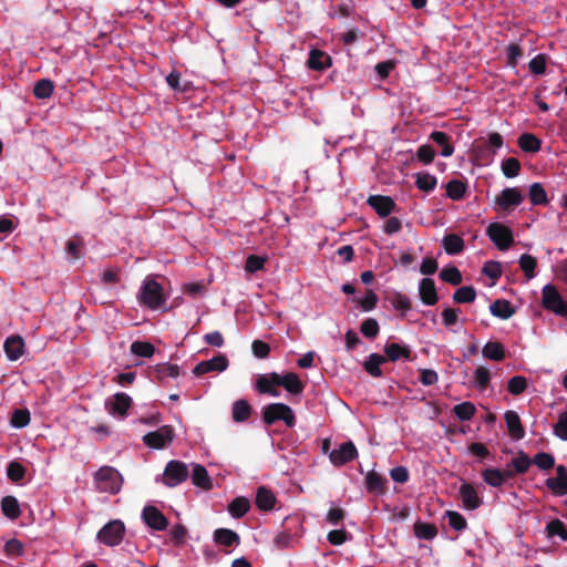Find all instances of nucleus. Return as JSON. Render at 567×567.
<instances>
[{"label":"nucleus","instance_id":"obj_26","mask_svg":"<svg viewBox=\"0 0 567 567\" xmlns=\"http://www.w3.org/2000/svg\"><path fill=\"white\" fill-rule=\"evenodd\" d=\"M276 496L275 494L264 486L257 489L256 494V506L264 512L271 511L276 505Z\"/></svg>","mask_w":567,"mask_h":567},{"label":"nucleus","instance_id":"obj_6","mask_svg":"<svg viewBox=\"0 0 567 567\" xmlns=\"http://www.w3.org/2000/svg\"><path fill=\"white\" fill-rule=\"evenodd\" d=\"M133 404L132 398L124 393L117 392L105 400L104 406L107 413L117 419H125Z\"/></svg>","mask_w":567,"mask_h":567},{"label":"nucleus","instance_id":"obj_18","mask_svg":"<svg viewBox=\"0 0 567 567\" xmlns=\"http://www.w3.org/2000/svg\"><path fill=\"white\" fill-rule=\"evenodd\" d=\"M279 386V373L276 372L262 374L256 381V390L261 394H270L272 396H278Z\"/></svg>","mask_w":567,"mask_h":567},{"label":"nucleus","instance_id":"obj_62","mask_svg":"<svg viewBox=\"0 0 567 567\" xmlns=\"http://www.w3.org/2000/svg\"><path fill=\"white\" fill-rule=\"evenodd\" d=\"M483 274L491 278L493 281H496L502 276V267L497 261H487L484 264Z\"/></svg>","mask_w":567,"mask_h":567},{"label":"nucleus","instance_id":"obj_44","mask_svg":"<svg viewBox=\"0 0 567 567\" xmlns=\"http://www.w3.org/2000/svg\"><path fill=\"white\" fill-rule=\"evenodd\" d=\"M131 352L141 358H151L155 353V347L145 341H134L131 344Z\"/></svg>","mask_w":567,"mask_h":567},{"label":"nucleus","instance_id":"obj_16","mask_svg":"<svg viewBox=\"0 0 567 567\" xmlns=\"http://www.w3.org/2000/svg\"><path fill=\"white\" fill-rule=\"evenodd\" d=\"M367 203L380 217H388L396 209L395 202L389 196L371 195Z\"/></svg>","mask_w":567,"mask_h":567},{"label":"nucleus","instance_id":"obj_9","mask_svg":"<svg viewBox=\"0 0 567 567\" xmlns=\"http://www.w3.org/2000/svg\"><path fill=\"white\" fill-rule=\"evenodd\" d=\"M524 200L522 190L518 187H508L495 197L496 210L509 212L519 206Z\"/></svg>","mask_w":567,"mask_h":567},{"label":"nucleus","instance_id":"obj_20","mask_svg":"<svg viewBox=\"0 0 567 567\" xmlns=\"http://www.w3.org/2000/svg\"><path fill=\"white\" fill-rule=\"evenodd\" d=\"M511 477H513L512 471H501L493 467L482 471L483 481L492 487H501Z\"/></svg>","mask_w":567,"mask_h":567},{"label":"nucleus","instance_id":"obj_31","mask_svg":"<svg viewBox=\"0 0 567 567\" xmlns=\"http://www.w3.org/2000/svg\"><path fill=\"white\" fill-rule=\"evenodd\" d=\"M482 353L488 360L502 361L505 358V347L501 342L489 341L483 347Z\"/></svg>","mask_w":567,"mask_h":567},{"label":"nucleus","instance_id":"obj_52","mask_svg":"<svg viewBox=\"0 0 567 567\" xmlns=\"http://www.w3.org/2000/svg\"><path fill=\"white\" fill-rule=\"evenodd\" d=\"M530 464L532 460L524 452H519L518 455L512 460V466L514 467L513 475L526 473Z\"/></svg>","mask_w":567,"mask_h":567},{"label":"nucleus","instance_id":"obj_48","mask_svg":"<svg viewBox=\"0 0 567 567\" xmlns=\"http://www.w3.org/2000/svg\"><path fill=\"white\" fill-rule=\"evenodd\" d=\"M453 412L461 421H468L475 415L476 408L472 402H463L455 405Z\"/></svg>","mask_w":567,"mask_h":567},{"label":"nucleus","instance_id":"obj_27","mask_svg":"<svg viewBox=\"0 0 567 567\" xmlns=\"http://www.w3.org/2000/svg\"><path fill=\"white\" fill-rule=\"evenodd\" d=\"M192 482L195 486L204 491H209L213 488V482L208 475L207 470L199 464H196L193 467Z\"/></svg>","mask_w":567,"mask_h":567},{"label":"nucleus","instance_id":"obj_7","mask_svg":"<svg viewBox=\"0 0 567 567\" xmlns=\"http://www.w3.org/2000/svg\"><path fill=\"white\" fill-rule=\"evenodd\" d=\"M187 465L181 461H169L162 475V483L168 487H175L184 483L188 477Z\"/></svg>","mask_w":567,"mask_h":567},{"label":"nucleus","instance_id":"obj_60","mask_svg":"<svg viewBox=\"0 0 567 567\" xmlns=\"http://www.w3.org/2000/svg\"><path fill=\"white\" fill-rule=\"evenodd\" d=\"M30 413L28 410H16L11 416V425L13 427H24L30 423Z\"/></svg>","mask_w":567,"mask_h":567},{"label":"nucleus","instance_id":"obj_37","mask_svg":"<svg viewBox=\"0 0 567 567\" xmlns=\"http://www.w3.org/2000/svg\"><path fill=\"white\" fill-rule=\"evenodd\" d=\"M386 359L378 353H372L368 357L364 362V370L372 377L379 378L382 375L381 364H383Z\"/></svg>","mask_w":567,"mask_h":567},{"label":"nucleus","instance_id":"obj_21","mask_svg":"<svg viewBox=\"0 0 567 567\" xmlns=\"http://www.w3.org/2000/svg\"><path fill=\"white\" fill-rule=\"evenodd\" d=\"M385 359L392 362L398 360H412V351L411 349L401 343H386L384 347Z\"/></svg>","mask_w":567,"mask_h":567},{"label":"nucleus","instance_id":"obj_50","mask_svg":"<svg viewBox=\"0 0 567 567\" xmlns=\"http://www.w3.org/2000/svg\"><path fill=\"white\" fill-rule=\"evenodd\" d=\"M520 167L519 161L515 157H508L502 162V172L508 178L516 177L520 172Z\"/></svg>","mask_w":567,"mask_h":567},{"label":"nucleus","instance_id":"obj_59","mask_svg":"<svg viewBox=\"0 0 567 567\" xmlns=\"http://www.w3.org/2000/svg\"><path fill=\"white\" fill-rule=\"evenodd\" d=\"M7 475L12 482H20L25 475V468L21 463L13 461L8 465Z\"/></svg>","mask_w":567,"mask_h":567},{"label":"nucleus","instance_id":"obj_8","mask_svg":"<svg viewBox=\"0 0 567 567\" xmlns=\"http://www.w3.org/2000/svg\"><path fill=\"white\" fill-rule=\"evenodd\" d=\"M124 534V524L118 519H114L109 522L100 529L97 533V539L100 543L113 547L123 540Z\"/></svg>","mask_w":567,"mask_h":567},{"label":"nucleus","instance_id":"obj_41","mask_svg":"<svg viewBox=\"0 0 567 567\" xmlns=\"http://www.w3.org/2000/svg\"><path fill=\"white\" fill-rule=\"evenodd\" d=\"M431 140L442 147L441 155L450 157L454 153V147L450 143V137L446 133L441 131H434L431 134Z\"/></svg>","mask_w":567,"mask_h":567},{"label":"nucleus","instance_id":"obj_2","mask_svg":"<svg viewBox=\"0 0 567 567\" xmlns=\"http://www.w3.org/2000/svg\"><path fill=\"white\" fill-rule=\"evenodd\" d=\"M542 307L546 311L567 319V300L551 284L545 285L542 289Z\"/></svg>","mask_w":567,"mask_h":567},{"label":"nucleus","instance_id":"obj_42","mask_svg":"<svg viewBox=\"0 0 567 567\" xmlns=\"http://www.w3.org/2000/svg\"><path fill=\"white\" fill-rule=\"evenodd\" d=\"M415 185L420 190L430 193L435 189L437 179L429 173H417L415 175Z\"/></svg>","mask_w":567,"mask_h":567},{"label":"nucleus","instance_id":"obj_22","mask_svg":"<svg viewBox=\"0 0 567 567\" xmlns=\"http://www.w3.org/2000/svg\"><path fill=\"white\" fill-rule=\"evenodd\" d=\"M508 435L512 440L519 441L525 436V430L522 425L520 417L515 411H507L504 414Z\"/></svg>","mask_w":567,"mask_h":567},{"label":"nucleus","instance_id":"obj_34","mask_svg":"<svg viewBox=\"0 0 567 567\" xmlns=\"http://www.w3.org/2000/svg\"><path fill=\"white\" fill-rule=\"evenodd\" d=\"M414 535L420 539L431 540L436 537L437 528L434 524L417 520L413 526Z\"/></svg>","mask_w":567,"mask_h":567},{"label":"nucleus","instance_id":"obj_53","mask_svg":"<svg viewBox=\"0 0 567 567\" xmlns=\"http://www.w3.org/2000/svg\"><path fill=\"white\" fill-rule=\"evenodd\" d=\"M53 90L54 86L50 80H40L34 85L33 94L38 99H48L52 95Z\"/></svg>","mask_w":567,"mask_h":567},{"label":"nucleus","instance_id":"obj_13","mask_svg":"<svg viewBox=\"0 0 567 567\" xmlns=\"http://www.w3.org/2000/svg\"><path fill=\"white\" fill-rule=\"evenodd\" d=\"M357 456L358 452L352 442L342 443L329 455L331 463L336 466H342L354 460Z\"/></svg>","mask_w":567,"mask_h":567},{"label":"nucleus","instance_id":"obj_32","mask_svg":"<svg viewBox=\"0 0 567 567\" xmlns=\"http://www.w3.org/2000/svg\"><path fill=\"white\" fill-rule=\"evenodd\" d=\"M365 486L370 493L383 494L385 491V480L381 474L371 471L365 476Z\"/></svg>","mask_w":567,"mask_h":567},{"label":"nucleus","instance_id":"obj_28","mask_svg":"<svg viewBox=\"0 0 567 567\" xmlns=\"http://www.w3.org/2000/svg\"><path fill=\"white\" fill-rule=\"evenodd\" d=\"M331 65V58L321 50H311L308 59V66L312 70L321 71Z\"/></svg>","mask_w":567,"mask_h":567},{"label":"nucleus","instance_id":"obj_38","mask_svg":"<svg viewBox=\"0 0 567 567\" xmlns=\"http://www.w3.org/2000/svg\"><path fill=\"white\" fill-rule=\"evenodd\" d=\"M489 309L493 316L502 319H508L515 312L511 302L505 299H497L491 305Z\"/></svg>","mask_w":567,"mask_h":567},{"label":"nucleus","instance_id":"obj_23","mask_svg":"<svg viewBox=\"0 0 567 567\" xmlns=\"http://www.w3.org/2000/svg\"><path fill=\"white\" fill-rule=\"evenodd\" d=\"M279 384L282 386L288 393L293 395H299L303 392L305 384L300 380L297 373L287 372L285 374H279Z\"/></svg>","mask_w":567,"mask_h":567},{"label":"nucleus","instance_id":"obj_57","mask_svg":"<svg viewBox=\"0 0 567 567\" xmlns=\"http://www.w3.org/2000/svg\"><path fill=\"white\" fill-rule=\"evenodd\" d=\"M549 537L559 536L563 540H567V529L559 519H554L546 527Z\"/></svg>","mask_w":567,"mask_h":567},{"label":"nucleus","instance_id":"obj_24","mask_svg":"<svg viewBox=\"0 0 567 567\" xmlns=\"http://www.w3.org/2000/svg\"><path fill=\"white\" fill-rule=\"evenodd\" d=\"M24 341L20 336H11L7 338L3 344L4 352L9 360L17 361L24 353Z\"/></svg>","mask_w":567,"mask_h":567},{"label":"nucleus","instance_id":"obj_35","mask_svg":"<svg viewBox=\"0 0 567 567\" xmlns=\"http://www.w3.org/2000/svg\"><path fill=\"white\" fill-rule=\"evenodd\" d=\"M443 248L449 255H457L464 249V240L455 234L446 235L443 238Z\"/></svg>","mask_w":567,"mask_h":567},{"label":"nucleus","instance_id":"obj_47","mask_svg":"<svg viewBox=\"0 0 567 567\" xmlns=\"http://www.w3.org/2000/svg\"><path fill=\"white\" fill-rule=\"evenodd\" d=\"M445 517L447 518L449 525L451 528H453L457 532H463L467 528V522H466L465 517L462 514H460L458 512L446 511Z\"/></svg>","mask_w":567,"mask_h":567},{"label":"nucleus","instance_id":"obj_58","mask_svg":"<svg viewBox=\"0 0 567 567\" xmlns=\"http://www.w3.org/2000/svg\"><path fill=\"white\" fill-rule=\"evenodd\" d=\"M391 305L395 310H399L401 312H406L411 309V301L410 299L400 292H395L390 298Z\"/></svg>","mask_w":567,"mask_h":567},{"label":"nucleus","instance_id":"obj_49","mask_svg":"<svg viewBox=\"0 0 567 567\" xmlns=\"http://www.w3.org/2000/svg\"><path fill=\"white\" fill-rule=\"evenodd\" d=\"M475 298H476V291L471 286L461 287L453 295V300L457 303L473 302L475 300Z\"/></svg>","mask_w":567,"mask_h":567},{"label":"nucleus","instance_id":"obj_17","mask_svg":"<svg viewBox=\"0 0 567 567\" xmlns=\"http://www.w3.org/2000/svg\"><path fill=\"white\" fill-rule=\"evenodd\" d=\"M546 486L556 496L567 495V468L564 465H558L556 476L547 478Z\"/></svg>","mask_w":567,"mask_h":567},{"label":"nucleus","instance_id":"obj_45","mask_svg":"<svg viewBox=\"0 0 567 567\" xmlns=\"http://www.w3.org/2000/svg\"><path fill=\"white\" fill-rule=\"evenodd\" d=\"M267 261V256L249 255L246 259L245 271L249 274L260 271L265 268Z\"/></svg>","mask_w":567,"mask_h":567},{"label":"nucleus","instance_id":"obj_15","mask_svg":"<svg viewBox=\"0 0 567 567\" xmlns=\"http://www.w3.org/2000/svg\"><path fill=\"white\" fill-rule=\"evenodd\" d=\"M213 539L217 546L223 547L227 553L233 550L240 543L239 535L228 528H217L214 532Z\"/></svg>","mask_w":567,"mask_h":567},{"label":"nucleus","instance_id":"obj_56","mask_svg":"<svg viewBox=\"0 0 567 567\" xmlns=\"http://www.w3.org/2000/svg\"><path fill=\"white\" fill-rule=\"evenodd\" d=\"M527 388V380L525 377L516 375L509 379L507 389L514 395L522 394Z\"/></svg>","mask_w":567,"mask_h":567},{"label":"nucleus","instance_id":"obj_19","mask_svg":"<svg viewBox=\"0 0 567 567\" xmlns=\"http://www.w3.org/2000/svg\"><path fill=\"white\" fill-rule=\"evenodd\" d=\"M143 518L147 526L155 530H164L168 524L163 513L154 506H146L143 509Z\"/></svg>","mask_w":567,"mask_h":567},{"label":"nucleus","instance_id":"obj_12","mask_svg":"<svg viewBox=\"0 0 567 567\" xmlns=\"http://www.w3.org/2000/svg\"><path fill=\"white\" fill-rule=\"evenodd\" d=\"M458 495L466 511H475L483 504V498L472 483L463 482L458 488Z\"/></svg>","mask_w":567,"mask_h":567},{"label":"nucleus","instance_id":"obj_11","mask_svg":"<svg viewBox=\"0 0 567 567\" xmlns=\"http://www.w3.org/2000/svg\"><path fill=\"white\" fill-rule=\"evenodd\" d=\"M174 439L173 427L164 425L154 432H150L143 436V442L151 449H163Z\"/></svg>","mask_w":567,"mask_h":567},{"label":"nucleus","instance_id":"obj_54","mask_svg":"<svg viewBox=\"0 0 567 567\" xmlns=\"http://www.w3.org/2000/svg\"><path fill=\"white\" fill-rule=\"evenodd\" d=\"M474 381L480 390H485L491 381V373L486 367H478L474 371Z\"/></svg>","mask_w":567,"mask_h":567},{"label":"nucleus","instance_id":"obj_64","mask_svg":"<svg viewBox=\"0 0 567 567\" xmlns=\"http://www.w3.org/2000/svg\"><path fill=\"white\" fill-rule=\"evenodd\" d=\"M4 553L8 557H18L23 554V545L17 539H9L4 545Z\"/></svg>","mask_w":567,"mask_h":567},{"label":"nucleus","instance_id":"obj_63","mask_svg":"<svg viewBox=\"0 0 567 567\" xmlns=\"http://www.w3.org/2000/svg\"><path fill=\"white\" fill-rule=\"evenodd\" d=\"M416 157L421 163L429 165L433 162L435 157V151L431 145H421L417 148Z\"/></svg>","mask_w":567,"mask_h":567},{"label":"nucleus","instance_id":"obj_10","mask_svg":"<svg viewBox=\"0 0 567 567\" xmlns=\"http://www.w3.org/2000/svg\"><path fill=\"white\" fill-rule=\"evenodd\" d=\"M495 151L483 138H476L470 150V158L476 166H487L494 161Z\"/></svg>","mask_w":567,"mask_h":567},{"label":"nucleus","instance_id":"obj_51","mask_svg":"<svg viewBox=\"0 0 567 567\" xmlns=\"http://www.w3.org/2000/svg\"><path fill=\"white\" fill-rule=\"evenodd\" d=\"M440 278L445 281V282H449L453 286H457L462 282V274L461 271L452 266V267H445L444 269H442L441 274H440Z\"/></svg>","mask_w":567,"mask_h":567},{"label":"nucleus","instance_id":"obj_25","mask_svg":"<svg viewBox=\"0 0 567 567\" xmlns=\"http://www.w3.org/2000/svg\"><path fill=\"white\" fill-rule=\"evenodd\" d=\"M419 293L422 302L427 306H433L439 300L434 280L431 278H424L421 280Z\"/></svg>","mask_w":567,"mask_h":567},{"label":"nucleus","instance_id":"obj_39","mask_svg":"<svg viewBox=\"0 0 567 567\" xmlns=\"http://www.w3.org/2000/svg\"><path fill=\"white\" fill-rule=\"evenodd\" d=\"M518 146L524 152L536 153L542 147V141L532 133H524L518 137Z\"/></svg>","mask_w":567,"mask_h":567},{"label":"nucleus","instance_id":"obj_55","mask_svg":"<svg viewBox=\"0 0 567 567\" xmlns=\"http://www.w3.org/2000/svg\"><path fill=\"white\" fill-rule=\"evenodd\" d=\"M532 463L540 470H550L555 465V458L549 453L539 452L534 456Z\"/></svg>","mask_w":567,"mask_h":567},{"label":"nucleus","instance_id":"obj_3","mask_svg":"<svg viewBox=\"0 0 567 567\" xmlns=\"http://www.w3.org/2000/svg\"><path fill=\"white\" fill-rule=\"evenodd\" d=\"M96 489L102 493L116 494L122 487V476L113 467L103 466L94 475Z\"/></svg>","mask_w":567,"mask_h":567},{"label":"nucleus","instance_id":"obj_43","mask_svg":"<svg viewBox=\"0 0 567 567\" xmlns=\"http://www.w3.org/2000/svg\"><path fill=\"white\" fill-rule=\"evenodd\" d=\"M519 267L523 270L525 277L529 280L536 276L537 259L532 255L524 254L519 258Z\"/></svg>","mask_w":567,"mask_h":567},{"label":"nucleus","instance_id":"obj_36","mask_svg":"<svg viewBox=\"0 0 567 567\" xmlns=\"http://www.w3.org/2000/svg\"><path fill=\"white\" fill-rule=\"evenodd\" d=\"M233 420L235 422H245L251 415V406L246 400H238L233 404Z\"/></svg>","mask_w":567,"mask_h":567},{"label":"nucleus","instance_id":"obj_33","mask_svg":"<svg viewBox=\"0 0 567 567\" xmlns=\"http://www.w3.org/2000/svg\"><path fill=\"white\" fill-rule=\"evenodd\" d=\"M250 509V502L248 498L238 496L233 499L228 505V512L234 518L245 516Z\"/></svg>","mask_w":567,"mask_h":567},{"label":"nucleus","instance_id":"obj_29","mask_svg":"<svg viewBox=\"0 0 567 567\" xmlns=\"http://www.w3.org/2000/svg\"><path fill=\"white\" fill-rule=\"evenodd\" d=\"M1 511L3 515L11 520L18 519L21 515L19 502L14 496H6L2 498Z\"/></svg>","mask_w":567,"mask_h":567},{"label":"nucleus","instance_id":"obj_61","mask_svg":"<svg viewBox=\"0 0 567 567\" xmlns=\"http://www.w3.org/2000/svg\"><path fill=\"white\" fill-rule=\"evenodd\" d=\"M554 434L563 441H567V412L558 415L557 423L554 425Z\"/></svg>","mask_w":567,"mask_h":567},{"label":"nucleus","instance_id":"obj_1","mask_svg":"<svg viewBox=\"0 0 567 567\" xmlns=\"http://www.w3.org/2000/svg\"><path fill=\"white\" fill-rule=\"evenodd\" d=\"M138 301L151 310H156L165 305L164 289L152 276L146 277L143 281L138 293Z\"/></svg>","mask_w":567,"mask_h":567},{"label":"nucleus","instance_id":"obj_4","mask_svg":"<svg viewBox=\"0 0 567 567\" xmlns=\"http://www.w3.org/2000/svg\"><path fill=\"white\" fill-rule=\"evenodd\" d=\"M262 420L267 425H271L277 421H282L288 427L296 425V415L292 409L285 403H270L266 405L262 409Z\"/></svg>","mask_w":567,"mask_h":567},{"label":"nucleus","instance_id":"obj_5","mask_svg":"<svg viewBox=\"0 0 567 567\" xmlns=\"http://www.w3.org/2000/svg\"><path fill=\"white\" fill-rule=\"evenodd\" d=\"M486 235L499 250H507L514 244L512 229L502 223H491L486 229Z\"/></svg>","mask_w":567,"mask_h":567},{"label":"nucleus","instance_id":"obj_30","mask_svg":"<svg viewBox=\"0 0 567 567\" xmlns=\"http://www.w3.org/2000/svg\"><path fill=\"white\" fill-rule=\"evenodd\" d=\"M445 190L449 198L461 200L467 193V184L460 179H452L446 184Z\"/></svg>","mask_w":567,"mask_h":567},{"label":"nucleus","instance_id":"obj_40","mask_svg":"<svg viewBox=\"0 0 567 567\" xmlns=\"http://www.w3.org/2000/svg\"><path fill=\"white\" fill-rule=\"evenodd\" d=\"M155 378L158 381H163L167 378H177L179 375V367L173 363H159L154 369Z\"/></svg>","mask_w":567,"mask_h":567},{"label":"nucleus","instance_id":"obj_46","mask_svg":"<svg viewBox=\"0 0 567 567\" xmlns=\"http://www.w3.org/2000/svg\"><path fill=\"white\" fill-rule=\"evenodd\" d=\"M529 199L533 205H546L548 203L547 193L542 184L534 183L530 186Z\"/></svg>","mask_w":567,"mask_h":567},{"label":"nucleus","instance_id":"obj_14","mask_svg":"<svg viewBox=\"0 0 567 567\" xmlns=\"http://www.w3.org/2000/svg\"><path fill=\"white\" fill-rule=\"evenodd\" d=\"M228 367V360L225 355L219 354L210 360L199 362L193 370L197 377L210 373V372H223Z\"/></svg>","mask_w":567,"mask_h":567}]
</instances>
